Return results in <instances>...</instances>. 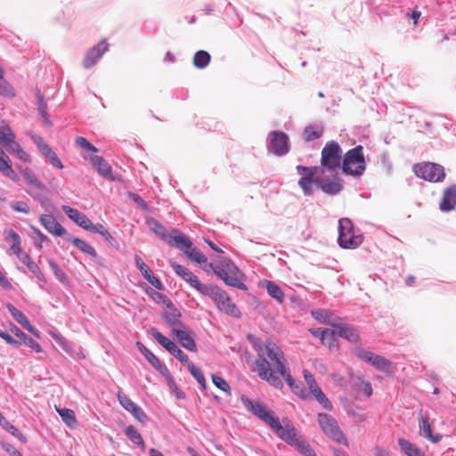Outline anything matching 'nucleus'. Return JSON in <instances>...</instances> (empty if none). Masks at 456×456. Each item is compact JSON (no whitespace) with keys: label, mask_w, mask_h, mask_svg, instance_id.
Returning <instances> with one entry per match:
<instances>
[{"label":"nucleus","mask_w":456,"mask_h":456,"mask_svg":"<svg viewBox=\"0 0 456 456\" xmlns=\"http://www.w3.org/2000/svg\"><path fill=\"white\" fill-rule=\"evenodd\" d=\"M398 444L408 456H426L419 447L404 438H399Z\"/></svg>","instance_id":"33"},{"label":"nucleus","mask_w":456,"mask_h":456,"mask_svg":"<svg viewBox=\"0 0 456 456\" xmlns=\"http://www.w3.org/2000/svg\"><path fill=\"white\" fill-rule=\"evenodd\" d=\"M186 366L190 373L196 379L199 384L203 388H206L207 383L201 370L199 367L195 366L191 362H190L189 364H186Z\"/></svg>","instance_id":"47"},{"label":"nucleus","mask_w":456,"mask_h":456,"mask_svg":"<svg viewBox=\"0 0 456 456\" xmlns=\"http://www.w3.org/2000/svg\"><path fill=\"white\" fill-rule=\"evenodd\" d=\"M171 265L177 275L182 277L185 281H187L191 287L197 289L200 293L203 291L208 284H203L200 282L199 278L194 275L189 269L186 267L176 264L175 262H171Z\"/></svg>","instance_id":"14"},{"label":"nucleus","mask_w":456,"mask_h":456,"mask_svg":"<svg viewBox=\"0 0 456 456\" xmlns=\"http://www.w3.org/2000/svg\"><path fill=\"white\" fill-rule=\"evenodd\" d=\"M40 222L45 229L53 235L62 236L67 233L66 229L52 215H42Z\"/></svg>","instance_id":"20"},{"label":"nucleus","mask_w":456,"mask_h":456,"mask_svg":"<svg viewBox=\"0 0 456 456\" xmlns=\"http://www.w3.org/2000/svg\"><path fill=\"white\" fill-rule=\"evenodd\" d=\"M212 381L214 385L218 387L220 390L224 391L227 395L232 394V389L230 385L220 376L212 374L211 376Z\"/></svg>","instance_id":"50"},{"label":"nucleus","mask_w":456,"mask_h":456,"mask_svg":"<svg viewBox=\"0 0 456 456\" xmlns=\"http://www.w3.org/2000/svg\"><path fill=\"white\" fill-rule=\"evenodd\" d=\"M355 354L358 358L371 364L374 368L380 371L386 373L392 371V362L381 355L375 354L362 348L355 349Z\"/></svg>","instance_id":"12"},{"label":"nucleus","mask_w":456,"mask_h":456,"mask_svg":"<svg viewBox=\"0 0 456 456\" xmlns=\"http://www.w3.org/2000/svg\"><path fill=\"white\" fill-rule=\"evenodd\" d=\"M134 419H136L141 423H145L147 419V415L143 411V410L136 405L131 411H129Z\"/></svg>","instance_id":"61"},{"label":"nucleus","mask_w":456,"mask_h":456,"mask_svg":"<svg viewBox=\"0 0 456 456\" xmlns=\"http://www.w3.org/2000/svg\"><path fill=\"white\" fill-rule=\"evenodd\" d=\"M134 261L136 267L140 270L142 276L156 289H162L163 285L159 278L155 277L150 267L143 262V260L138 256H134Z\"/></svg>","instance_id":"18"},{"label":"nucleus","mask_w":456,"mask_h":456,"mask_svg":"<svg viewBox=\"0 0 456 456\" xmlns=\"http://www.w3.org/2000/svg\"><path fill=\"white\" fill-rule=\"evenodd\" d=\"M342 169L346 175L360 176L366 169L363 147L358 145L349 150L342 159Z\"/></svg>","instance_id":"4"},{"label":"nucleus","mask_w":456,"mask_h":456,"mask_svg":"<svg viewBox=\"0 0 456 456\" xmlns=\"http://www.w3.org/2000/svg\"><path fill=\"white\" fill-rule=\"evenodd\" d=\"M338 241L343 248H356L362 243V237L354 234V225L350 219L339 220Z\"/></svg>","instance_id":"6"},{"label":"nucleus","mask_w":456,"mask_h":456,"mask_svg":"<svg viewBox=\"0 0 456 456\" xmlns=\"http://www.w3.org/2000/svg\"><path fill=\"white\" fill-rule=\"evenodd\" d=\"M108 47L109 45L106 40H101L97 44V45L92 47L88 51L83 61V66L86 69H89L95 65L98 60L102 56V54L108 51Z\"/></svg>","instance_id":"17"},{"label":"nucleus","mask_w":456,"mask_h":456,"mask_svg":"<svg viewBox=\"0 0 456 456\" xmlns=\"http://www.w3.org/2000/svg\"><path fill=\"white\" fill-rule=\"evenodd\" d=\"M0 172L12 181H17L19 176L12 167V161L5 152H0Z\"/></svg>","instance_id":"27"},{"label":"nucleus","mask_w":456,"mask_h":456,"mask_svg":"<svg viewBox=\"0 0 456 456\" xmlns=\"http://www.w3.org/2000/svg\"><path fill=\"white\" fill-rule=\"evenodd\" d=\"M335 327L339 337L348 340L351 343L357 344L360 342V336L353 327L348 325L337 324Z\"/></svg>","instance_id":"28"},{"label":"nucleus","mask_w":456,"mask_h":456,"mask_svg":"<svg viewBox=\"0 0 456 456\" xmlns=\"http://www.w3.org/2000/svg\"><path fill=\"white\" fill-rule=\"evenodd\" d=\"M86 230L92 232L99 233L108 241L112 240L111 234L108 232V230L102 224H94L90 220L89 224H88V227H86Z\"/></svg>","instance_id":"46"},{"label":"nucleus","mask_w":456,"mask_h":456,"mask_svg":"<svg viewBox=\"0 0 456 456\" xmlns=\"http://www.w3.org/2000/svg\"><path fill=\"white\" fill-rule=\"evenodd\" d=\"M312 315L315 320L319 321L320 322L331 325L334 327L336 326V321L338 320V318L331 312L322 309H317L312 312Z\"/></svg>","instance_id":"30"},{"label":"nucleus","mask_w":456,"mask_h":456,"mask_svg":"<svg viewBox=\"0 0 456 456\" xmlns=\"http://www.w3.org/2000/svg\"><path fill=\"white\" fill-rule=\"evenodd\" d=\"M117 397L121 406L127 411H131L136 406V404L122 391L118 392Z\"/></svg>","instance_id":"49"},{"label":"nucleus","mask_w":456,"mask_h":456,"mask_svg":"<svg viewBox=\"0 0 456 456\" xmlns=\"http://www.w3.org/2000/svg\"><path fill=\"white\" fill-rule=\"evenodd\" d=\"M151 296L156 302L162 303L166 306H167L168 305H171V303H172V301L166 295H164L162 293H159L157 291H152Z\"/></svg>","instance_id":"63"},{"label":"nucleus","mask_w":456,"mask_h":456,"mask_svg":"<svg viewBox=\"0 0 456 456\" xmlns=\"http://www.w3.org/2000/svg\"><path fill=\"white\" fill-rule=\"evenodd\" d=\"M201 294L209 297L221 312L235 318L240 317L241 313L240 309L232 301L227 293L217 286L208 284Z\"/></svg>","instance_id":"2"},{"label":"nucleus","mask_w":456,"mask_h":456,"mask_svg":"<svg viewBox=\"0 0 456 456\" xmlns=\"http://www.w3.org/2000/svg\"><path fill=\"white\" fill-rule=\"evenodd\" d=\"M317 419L322 430L329 438L338 444L348 445L346 435L339 428L337 420L332 416L327 413H319Z\"/></svg>","instance_id":"7"},{"label":"nucleus","mask_w":456,"mask_h":456,"mask_svg":"<svg viewBox=\"0 0 456 456\" xmlns=\"http://www.w3.org/2000/svg\"><path fill=\"white\" fill-rule=\"evenodd\" d=\"M319 187L325 193L337 194L342 190L343 185L338 179V180H329V179L320 178Z\"/></svg>","instance_id":"29"},{"label":"nucleus","mask_w":456,"mask_h":456,"mask_svg":"<svg viewBox=\"0 0 456 456\" xmlns=\"http://www.w3.org/2000/svg\"><path fill=\"white\" fill-rule=\"evenodd\" d=\"M90 161L97 168L100 175L110 181L114 180L112 168L103 158L95 155L90 158Z\"/></svg>","instance_id":"24"},{"label":"nucleus","mask_w":456,"mask_h":456,"mask_svg":"<svg viewBox=\"0 0 456 456\" xmlns=\"http://www.w3.org/2000/svg\"><path fill=\"white\" fill-rule=\"evenodd\" d=\"M210 54L204 50L198 51L193 56V64L198 69L206 68L210 62Z\"/></svg>","instance_id":"40"},{"label":"nucleus","mask_w":456,"mask_h":456,"mask_svg":"<svg viewBox=\"0 0 456 456\" xmlns=\"http://www.w3.org/2000/svg\"><path fill=\"white\" fill-rule=\"evenodd\" d=\"M440 209L443 212H448L456 207V185L447 187L444 192L440 201Z\"/></svg>","instance_id":"22"},{"label":"nucleus","mask_w":456,"mask_h":456,"mask_svg":"<svg viewBox=\"0 0 456 456\" xmlns=\"http://www.w3.org/2000/svg\"><path fill=\"white\" fill-rule=\"evenodd\" d=\"M7 151L24 162H31L30 156L21 148L19 142L15 141V134L2 143Z\"/></svg>","instance_id":"21"},{"label":"nucleus","mask_w":456,"mask_h":456,"mask_svg":"<svg viewBox=\"0 0 456 456\" xmlns=\"http://www.w3.org/2000/svg\"><path fill=\"white\" fill-rule=\"evenodd\" d=\"M34 142L35 143L37 144L38 150L40 151V152L45 156H48L49 154H51V152L53 151V150L51 149V147L46 143L45 142V141L43 140L42 137L40 136H36L34 138Z\"/></svg>","instance_id":"55"},{"label":"nucleus","mask_w":456,"mask_h":456,"mask_svg":"<svg viewBox=\"0 0 456 456\" xmlns=\"http://www.w3.org/2000/svg\"><path fill=\"white\" fill-rule=\"evenodd\" d=\"M23 177L27 185L29 186L30 190H43L45 186L38 181L36 175L29 169H25L23 172Z\"/></svg>","instance_id":"41"},{"label":"nucleus","mask_w":456,"mask_h":456,"mask_svg":"<svg viewBox=\"0 0 456 456\" xmlns=\"http://www.w3.org/2000/svg\"><path fill=\"white\" fill-rule=\"evenodd\" d=\"M125 434L131 442L141 446L142 448L145 447V444L142 436L137 432L134 426L129 425L126 427L125 429Z\"/></svg>","instance_id":"45"},{"label":"nucleus","mask_w":456,"mask_h":456,"mask_svg":"<svg viewBox=\"0 0 456 456\" xmlns=\"http://www.w3.org/2000/svg\"><path fill=\"white\" fill-rule=\"evenodd\" d=\"M14 134L4 120L0 118V142L3 143L10 137H13Z\"/></svg>","instance_id":"51"},{"label":"nucleus","mask_w":456,"mask_h":456,"mask_svg":"<svg viewBox=\"0 0 456 456\" xmlns=\"http://www.w3.org/2000/svg\"><path fill=\"white\" fill-rule=\"evenodd\" d=\"M281 377H283L286 379L289 387L291 388L294 394L297 395L301 398H306L307 395L305 394L304 385L301 382L296 383L295 379L289 374V370H286L285 375H281Z\"/></svg>","instance_id":"34"},{"label":"nucleus","mask_w":456,"mask_h":456,"mask_svg":"<svg viewBox=\"0 0 456 456\" xmlns=\"http://www.w3.org/2000/svg\"><path fill=\"white\" fill-rule=\"evenodd\" d=\"M263 286L266 289L268 294L277 300L279 303H282L284 300V293L281 289L271 281H264Z\"/></svg>","instance_id":"35"},{"label":"nucleus","mask_w":456,"mask_h":456,"mask_svg":"<svg viewBox=\"0 0 456 456\" xmlns=\"http://www.w3.org/2000/svg\"><path fill=\"white\" fill-rule=\"evenodd\" d=\"M153 232L165 240L169 246L177 248H191V241L178 230H172L167 232L166 228L159 222H154Z\"/></svg>","instance_id":"9"},{"label":"nucleus","mask_w":456,"mask_h":456,"mask_svg":"<svg viewBox=\"0 0 456 456\" xmlns=\"http://www.w3.org/2000/svg\"><path fill=\"white\" fill-rule=\"evenodd\" d=\"M412 169L419 178L430 183L442 182L445 177L444 167L433 162L417 163Z\"/></svg>","instance_id":"8"},{"label":"nucleus","mask_w":456,"mask_h":456,"mask_svg":"<svg viewBox=\"0 0 456 456\" xmlns=\"http://www.w3.org/2000/svg\"><path fill=\"white\" fill-rule=\"evenodd\" d=\"M175 357H176L183 364H189L191 362L188 355L184 354L177 346L175 344L173 347L168 351Z\"/></svg>","instance_id":"52"},{"label":"nucleus","mask_w":456,"mask_h":456,"mask_svg":"<svg viewBox=\"0 0 456 456\" xmlns=\"http://www.w3.org/2000/svg\"><path fill=\"white\" fill-rule=\"evenodd\" d=\"M240 400L244 407L250 411L253 415L258 417L268 426L272 423V419H274L276 416L273 411L267 409L266 405L262 402L256 400H251L245 395H241Z\"/></svg>","instance_id":"11"},{"label":"nucleus","mask_w":456,"mask_h":456,"mask_svg":"<svg viewBox=\"0 0 456 456\" xmlns=\"http://www.w3.org/2000/svg\"><path fill=\"white\" fill-rule=\"evenodd\" d=\"M20 260L27 265L29 271L40 281H45V278L39 266L31 259V257L26 253L21 255Z\"/></svg>","instance_id":"36"},{"label":"nucleus","mask_w":456,"mask_h":456,"mask_svg":"<svg viewBox=\"0 0 456 456\" xmlns=\"http://www.w3.org/2000/svg\"><path fill=\"white\" fill-rule=\"evenodd\" d=\"M76 144L84 149V150H86L88 151H92V152H97L98 151V149L94 146L89 141H87L85 137H82V136H77L76 138Z\"/></svg>","instance_id":"58"},{"label":"nucleus","mask_w":456,"mask_h":456,"mask_svg":"<svg viewBox=\"0 0 456 456\" xmlns=\"http://www.w3.org/2000/svg\"><path fill=\"white\" fill-rule=\"evenodd\" d=\"M50 334L53 337V338L62 347L64 351H66L69 354L72 353L73 349L64 337L58 335L54 332H51Z\"/></svg>","instance_id":"54"},{"label":"nucleus","mask_w":456,"mask_h":456,"mask_svg":"<svg viewBox=\"0 0 456 456\" xmlns=\"http://www.w3.org/2000/svg\"><path fill=\"white\" fill-rule=\"evenodd\" d=\"M7 309L12 316L16 320V322H19L24 329H26L35 337L40 338V332L33 325H31L23 313H21L19 309L11 304L7 305Z\"/></svg>","instance_id":"19"},{"label":"nucleus","mask_w":456,"mask_h":456,"mask_svg":"<svg viewBox=\"0 0 456 456\" xmlns=\"http://www.w3.org/2000/svg\"><path fill=\"white\" fill-rule=\"evenodd\" d=\"M67 240L70 241L76 248L82 252L90 255L92 257L95 258L97 256V252L94 248L84 240L78 238H68Z\"/></svg>","instance_id":"39"},{"label":"nucleus","mask_w":456,"mask_h":456,"mask_svg":"<svg viewBox=\"0 0 456 456\" xmlns=\"http://www.w3.org/2000/svg\"><path fill=\"white\" fill-rule=\"evenodd\" d=\"M297 169L300 175L298 185L305 195H311L314 191V186H319L320 178L318 176L322 175L320 168L318 167L297 166Z\"/></svg>","instance_id":"10"},{"label":"nucleus","mask_w":456,"mask_h":456,"mask_svg":"<svg viewBox=\"0 0 456 456\" xmlns=\"http://www.w3.org/2000/svg\"><path fill=\"white\" fill-rule=\"evenodd\" d=\"M312 395L323 406V408L327 410H331V403L329 401V399L326 397V395L323 394L321 388L314 392Z\"/></svg>","instance_id":"57"},{"label":"nucleus","mask_w":456,"mask_h":456,"mask_svg":"<svg viewBox=\"0 0 456 456\" xmlns=\"http://www.w3.org/2000/svg\"><path fill=\"white\" fill-rule=\"evenodd\" d=\"M269 427L275 431L276 435L290 446H294L302 436L296 429L294 425L288 418H283L281 421L276 417L272 419Z\"/></svg>","instance_id":"5"},{"label":"nucleus","mask_w":456,"mask_h":456,"mask_svg":"<svg viewBox=\"0 0 456 456\" xmlns=\"http://www.w3.org/2000/svg\"><path fill=\"white\" fill-rule=\"evenodd\" d=\"M0 426L5 429L7 432L11 433L13 436L19 439L22 444H26L28 442L27 437L18 430L13 425H12L0 412Z\"/></svg>","instance_id":"32"},{"label":"nucleus","mask_w":456,"mask_h":456,"mask_svg":"<svg viewBox=\"0 0 456 456\" xmlns=\"http://www.w3.org/2000/svg\"><path fill=\"white\" fill-rule=\"evenodd\" d=\"M0 94L7 97H12L15 95L13 87L4 78L0 80Z\"/></svg>","instance_id":"59"},{"label":"nucleus","mask_w":456,"mask_h":456,"mask_svg":"<svg viewBox=\"0 0 456 456\" xmlns=\"http://www.w3.org/2000/svg\"><path fill=\"white\" fill-rule=\"evenodd\" d=\"M269 150L276 155L289 151V138L283 132L273 131L269 134Z\"/></svg>","instance_id":"13"},{"label":"nucleus","mask_w":456,"mask_h":456,"mask_svg":"<svg viewBox=\"0 0 456 456\" xmlns=\"http://www.w3.org/2000/svg\"><path fill=\"white\" fill-rule=\"evenodd\" d=\"M323 134V127L319 125H310L307 126L303 133V137L305 141L311 142L322 137Z\"/></svg>","instance_id":"38"},{"label":"nucleus","mask_w":456,"mask_h":456,"mask_svg":"<svg viewBox=\"0 0 456 456\" xmlns=\"http://www.w3.org/2000/svg\"><path fill=\"white\" fill-rule=\"evenodd\" d=\"M12 208L16 212H20L24 214H28L29 212V208L28 204L24 201H16L12 203Z\"/></svg>","instance_id":"64"},{"label":"nucleus","mask_w":456,"mask_h":456,"mask_svg":"<svg viewBox=\"0 0 456 456\" xmlns=\"http://www.w3.org/2000/svg\"><path fill=\"white\" fill-rule=\"evenodd\" d=\"M336 335H338L337 330L324 329L321 341L330 350H337L338 348V341Z\"/></svg>","instance_id":"31"},{"label":"nucleus","mask_w":456,"mask_h":456,"mask_svg":"<svg viewBox=\"0 0 456 456\" xmlns=\"http://www.w3.org/2000/svg\"><path fill=\"white\" fill-rule=\"evenodd\" d=\"M0 338H3L7 344L19 347L21 345V342L18 339H15L12 338V336L8 333L7 331H4L0 329Z\"/></svg>","instance_id":"60"},{"label":"nucleus","mask_w":456,"mask_h":456,"mask_svg":"<svg viewBox=\"0 0 456 456\" xmlns=\"http://www.w3.org/2000/svg\"><path fill=\"white\" fill-rule=\"evenodd\" d=\"M150 333L158 341V343L161 345L164 348H166L167 351H169L175 344V342L171 341L167 337H165L154 327L150 329Z\"/></svg>","instance_id":"42"},{"label":"nucleus","mask_w":456,"mask_h":456,"mask_svg":"<svg viewBox=\"0 0 456 456\" xmlns=\"http://www.w3.org/2000/svg\"><path fill=\"white\" fill-rule=\"evenodd\" d=\"M342 165V149L335 141L328 142L322 151L321 166L318 167L322 174L326 171L330 174L337 173Z\"/></svg>","instance_id":"3"},{"label":"nucleus","mask_w":456,"mask_h":456,"mask_svg":"<svg viewBox=\"0 0 456 456\" xmlns=\"http://www.w3.org/2000/svg\"><path fill=\"white\" fill-rule=\"evenodd\" d=\"M58 413L61 417L63 422L69 428H74L77 424L76 415L73 410L63 408L57 409Z\"/></svg>","instance_id":"43"},{"label":"nucleus","mask_w":456,"mask_h":456,"mask_svg":"<svg viewBox=\"0 0 456 456\" xmlns=\"http://www.w3.org/2000/svg\"><path fill=\"white\" fill-rule=\"evenodd\" d=\"M143 355L147 359V361L163 376L170 375L168 369L164 364H162L159 359L149 349L145 350Z\"/></svg>","instance_id":"37"},{"label":"nucleus","mask_w":456,"mask_h":456,"mask_svg":"<svg viewBox=\"0 0 456 456\" xmlns=\"http://www.w3.org/2000/svg\"><path fill=\"white\" fill-rule=\"evenodd\" d=\"M208 266L212 269L214 273L218 275L226 284L237 288L244 287V284L241 283L238 278L229 275L227 271L219 265H214L212 263H208Z\"/></svg>","instance_id":"26"},{"label":"nucleus","mask_w":456,"mask_h":456,"mask_svg":"<svg viewBox=\"0 0 456 456\" xmlns=\"http://www.w3.org/2000/svg\"><path fill=\"white\" fill-rule=\"evenodd\" d=\"M166 310L162 314L167 325L173 329V327H180L183 325L180 321L181 312L174 305L173 303L166 306Z\"/></svg>","instance_id":"23"},{"label":"nucleus","mask_w":456,"mask_h":456,"mask_svg":"<svg viewBox=\"0 0 456 456\" xmlns=\"http://www.w3.org/2000/svg\"><path fill=\"white\" fill-rule=\"evenodd\" d=\"M312 395L323 406V408L327 410H331V403L329 401V399L326 397V395L323 394L321 388L314 392Z\"/></svg>","instance_id":"56"},{"label":"nucleus","mask_w":456,"mask_h":456,"mask_svg":"<svg viewBox=\"0 0 456 456\" xmlns=\"http://www.w3.org/2000/svg\"><path fill=\"white\" fill-rule=\"evenodd\" d=\"M172 334L175 336L182 346L191 352L197 351V346L191 336V331L184 324L180 327H173Z\"/></svg>","instance_id":"15"},{"label":"nucleus","mask_w":456,"mask_h":456,"mask_svg":"<svg viewBox=\"0 0 456 456\" xmlns=\"http://www.w3.org/2000/svg\"><path fill=\"white\" fill-rule=\"evenodd\" d=\"M303 376L305 378V380L309 387L310 392L313 394L314 392L320 389L319 386L317 385V382L315 381V379L314 376L308 371L307 370H305L303 371Z\"/></svg>","instance_id":"53"},{"label":"nucleus","mask_w":456,"mask_h":456,"mask_svg":"<svg viewBox=\"0 0 456 456\" xmlns=\"http://www.w3.org/2000/svg\"><path fill=\"white\" fill-rule=\"evenodd\" d=\"M304 456H316L314 451L310 444L303 438V436L293 446Z\"/></svg>","instance_id":"48"},{"label":"nucleus","mask_w":456,"mask_h":456,"mask_svg":"<svg viewBox=\"0 0 456 456\" xmlns=\"http://www.w3.org/2000/svg\"><path fill=\"white\" fill-rule=\"evenodd\" d=\"M49 265L58 280L61 281H64L66 280V274L58 265V264L53 261H49Z\"/></svg>","instance_id":"62"},{"label":"nucleus","mask_w":456,"mask_h":456,"mask_svg":"<svg viewBox=\"0 0 456 456\" xmlns=\"http://www.w3.org/2000/svg\"><path fill=\"white\" fill-rule=\"evenodd\" d=\"M247 338L257 354L253 371L271 386L281 389L283 383L280 376L285 375L288 370V362L282 350L271 340L262 345L254 335L249 334Z\"/></svg>","instance_id":"1"},{"label":"nucleus","mask_w":456,"mask_h":456,"mask_svg":"<svg viewBox=\"0 0 456 456\" xmlns=\"http://www.w3.org/2000/svg\"><path fill=\"white\" fill-rule=\"evenodd\" d=\"M418 421L419 427V436L425 437L426 439L436 444L443 438L442 435L434 436L432 433V428L430 423L429 415L428 413H423L420 410L418 414Z\"/></svg>","instance_id":"16"},{"label":"nucleus","mask_w":456,"mask_h":456,"mask_svg":"<svg viewBox=\"0 0 456 456\" xmlns=\"http://www.w3.org/2000/svg\"><path fill=\"white\" fill-rule=\"evenodd\" d=\"M184 253L190 258L191 261H194L198 264H207L208 265V259L207 257L197 248H192V245L191 248H184Z\"/></svg>","instance_id":"44"},{"label":"nucleus","mask_w":456,"mask_h":456,"mask_svg":"<svg viewBox=\"0 0 456 456\" xmlns=\"http://www.w3.org/2000/svg\"><path fill=\"white\" fill-rule=\"evenodd\" d=\"M62 210L69 216V219H71L74 223H76L83 229L86 230V227H88L90 219L85 214L69 206H62Z\"/></svg>","instance_id":"25"}]
</instances>
